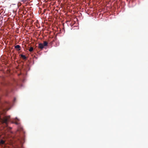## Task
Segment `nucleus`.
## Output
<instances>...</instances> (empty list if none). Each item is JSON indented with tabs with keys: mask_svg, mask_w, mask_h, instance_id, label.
<instances>
[{
	"mask_svg": "<svg viewBox=\"0 0 148 148\" xmlns=\"http://www.w3.org/2000/svg\"><path fill=\"white\" fill-rule=\"evenodd\" d=\"M34 50L33 48L32 47H30L29 49V51L30 52H32Z\"/></svg>",
	"mask_w": 148,
	"mask_h": 148,
	"instance_id": "6",
	"label": "nucleus"
},
{
	"mask_svg": "<svg viewBox=\"0 0 148 148\" xmlns=\"http://www.w3.org/2000/svg\"><path fill=\"white\" fill-rule=\"evenodd\" d=\"M5 141L1 140L0 141V145H3L5 144Z\"/></svg>",
	"mask_w": 148,
	"mask_h": 148,
	"instance_id": "4",
	"label": "nucleus"
},
{
	"mask_svg": "<svg viewBox=\"0 0 148 148\" xmlns=\"http://www.w3.org/2000/svg\"><path fill=\"white\" fill-rule=\"evenodd\" d=\"M44 46L43 45V44L41 43H40L38 44V47L39 49H42L44 47Z\"/></svg>",
	"mask_w": 148,
	"mask_h": 148,
	"instance_id": "1",
	"label": "nucleus"
},
{
	"mask_svg": "<svg viewBox=\"0 0 148 148\" xmlns=\"http://www.w3.org/2000/svg\"><path fill=\"white\" fill-rule=\"evenodd\" d=\"M43 45L44 46H47L48 45V42L46 41H44Z\"/></svg>",
	"mask_w": 148,
	"mask_h": 148,
	"instance_id": "5",
	"label": "nucleus"
},
{
	"mask_svg": "<svg viewBox=\"0 0 148 148\" xmlns=\"http://www.w3.org/2000/svg\"><path fill=\"white\" fill-rule=\"evenodd\" d=\"M20 56L23 59L25 60L27 58L25 55L23 54H21Z\"/></svg>",
	"mask_w": 148,
	"mask_h": 148,
	"instance_id": "3",
	"label": "nucleus"
},
{
	"mask_svg": "<svg viewBox=\"0 0 148 148\" xmlns=\"http://www.w3.org/2000/svg\"><path fill=\"white\" fill-rule=\"evenodd\" d=\"M15 124L16 125L18 124V123L17 122H16L15 123Z\"/></svg>",
	"mask_w": 148,
	"mask_h": 148,
	"instance_id": "7",
	"label": "nucleus"
},
{
	"mask_svg": "<svg viewBox=\"0 0 148 148\" xmlns=\"http://www.w3.org/2000/svg\"><path fill=\"white\" fill-rule=\"evenodd\" d=\"M15 98H14V101H15Z\"/></svg>",
	"mask_w": 148,
	"mask_h": 148,
	"instance_id": "8",
	"label": "nucleus"
},
{
	"mask_svg": "<svg viewBox=\"0 0 148 148\" xmlns=\"http://www.w3.org/2000/svg\"><path fill=\"white\" fill-rule=\"evenodd\" d=\"M15 48L17 49V50L20 51V50L21 47L19 45H17L15 46Z\"/></svg>",
	"mask_w": 148,
	"mask_h": 148,
	"instance_id": "2",
	"label": "nucleus"
}]
</instances>
